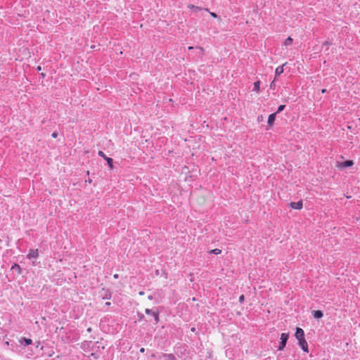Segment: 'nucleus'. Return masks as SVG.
I'll return each mask as SVG.
<instances>
[{
	"label": "nucleus",
	"instance_id": "obj_1",
	"mask_svg": "<svg viewBox=\"0 0 360 360\" xmlns=\"http://www.w3.org/2000/svg\"><path fill=\"white\" fill-rule=\"evenodd\" d=\"M288 338H289V333H281V340H280L279 346H278V349L279 351L283 350V349L285 348V347L286 345V342L288 341Z\"/></svg>",
	"mask_w": 360,
	"mask_h": 360
},
{
	"label": "nucleus",
	"instance_id": "obj_2",
	"mask_svg": "<svg viewBox=\"0 0 360 360\" xmlns=\"http://www.w3.org/2000/svg\"><path fill=\"white\" fill-rule=\"evenodd\" d=\"M354 164L353 160H346L345 162H338L336 164V167L342 169L346 167H349L353 166Z\"/></svg>",
	"mask_w": 360,
	"mask_h": 360
},
{
	"label": "nucleus",
	"instance_id": "obj_3",
	"mask_svg": "<svg viewBox=\"0 0 360 360\" xmlns=\"http://www.w3.org/2000/svg\"><path fill=\"white\" fill-rule=\"evenodd\" d=\"M298 344L304 352L309 353L308 344L305 338L298 340Z\"/></svg>",
	"mask_w": 360,
	"mask_h": 360
},
{
	"label": "nucleus",
	"instance_id": "obj_4",
	"mask_svg": "<svg viewBox=\"0 0 360 360\" xmlns=\"http://www.w3.org/2000/svg\"><path fill=\"white\" fill-rule=\"evenodd\" d=\"M295 336L297 340L305 338L304 330L302 328H298V327L296 328Z\"/></svg>",
	"mask_w": 360,
	"mask_h": 360
},
{
	"label": "nucleus",
	"instance_id": "obj_5",
	"mask_svg": "<svg viewBox=\"0 0 360 360\" xmlns=\"http://www.w3.org/2000/svg\"><path fill=\"white\" fill-rule=\"evenodd\" d=\"M290 206L292 209L295 210H301L303 207V203L302 200H300L298 202H292L290 203Z\"/></svg>",
	"mask_w": 360,
	"mask_h": 360
},
{
	"label": "nucleus",
	"instance_id": "obj_6",
	"mask_svg": "<svg viewBox=\"0 0 360 360\" xmlns=\"http://www.w3.org/2000/svg\"><path fill=\"white\" fill-rule=\"evenodd\" d=\"M145 312L147 314H152L153 316V317L155 318V320L156 323H158L159 321V312L158 311H152L150 309H146L145 310Z\"/></svg>",
	"mask_w": 360,
	"mask_h": 360
},
{
	"label": "nucleus",
	"instance_id": "obj_7",
	"mask_svg": "<svg viewBox=\"0 0 360 360\" xmlns=\"http://www.w3.org/2000/svg\"><path fill=\"white\" fill-rule=\"evenodd\" d=\"M188 8L191 9V10H193L195 12H198V11H202V10H205V11H209V10L207 8H203L200 6H195V5H193V4H188Z\"/></svg>",
	"mask_w": 360,
	"mask_h": 360
},
{
	"label": "nucleus",
	"instance_id": "obj_8",
	"mask_svg": "<svg viewBox=\"0 0 360 360\" xmlns=\"http://www.w3.org/2000/svg\"><path fill=\"white\" fill-rule=\"evenodd\" d=\"M286 65H287V63H285L283 65L278 66L276 68V70H275L276 76H279L280 75H281L283 72V71H284L283 67Z\"/></svg>",
	"mask_w": 360,
	"mask_h": 360
},
{
	"label": "nucleus",
	"instance_id": "obj_9",
	"mask_svg": "<svg viewBox=\"0 0 360 360\" xmlns=\"http://www.w3.org/2000/svg\"><path fill=\"white\" fill-rule=\"evenodd\" d=\"M276 112H274V113L271 114L269 116L267 122L270 126H271L274 124L275 119H276Z\"/></svg>",
	"mask_w": 360,
	"mask_h": 360
},
{
	"label": "nucleus",
	"instance_id": "obj_10",
	"mask_svg": "<svg viewBox=\"0 0 360 360\" xmlns=\"http://www.w3.org/2000/svg\"><path fill=\"white\" fill-rule=\"evenodd\" d=\"M38 257V250H31L29 252V254L27 255V257L28 258H35V257Z\"/></svg>",
	"mask_w": 360,
	"mask_h": 360
},
{
	"label": "nucleus",
	"instance_id": "obj_11",
	"mask_svg": "<svg viewBox=\"0 0 360 360\" xmlns=\"http://www.w3.org/2000/svg\"><path fill=\"white\" fill-rule=\"evenodd\" d=\"M313 316L315 319H321L323 316V313L321 310H316L313 311Z\"/></svg>",
	"mask_w": 360,
	"mask_h": 360
},
{
	"label": "nucleus",
	"instance_id": "obj_12",
	"mask_svg": "<svg viewBox=\"0 0 360 360\" xmlns=\"http://www.w3.org/2000/svg\"><path fill=\"white\" fill-rule=\"evenodd\" d=\"M292 38L290 37H288L283 42V45L285 46H291L292 44Z\"/></svg>",
	"mask_w": 360,
	"mask_h": 360
},
{
	"label": "nucleus",
	"instance_id": "obj_13",
	"mask_svg": "<svg viewBox=\"0 0 360 360\" xmlns=\"http://www.w3.org/2000/svg\"><path fill=\"white\" fill-rule=\"evenodd\" d=\"M22 344L25 342V345H30L32 343V340L31 339L23 338L20 341Z\"/></svg>",
	"mask_w": 360,
	"mask_h": 360
},
{
	"label": "nucleus",
	"instance_id": "obj_14",
	"mask_svg": "<svg viewBox=\"0 0 360 360\" xmlns=\"http://www.w3.org/2000/svg\"><path fill=\"white\" fill-rule=\"evenodd\" d=\"M254 91L259 93L260 91V82L257 81L254 83Z\"/></svg>",
	"mask_w": 360,
	"mask_h": 360
},
{
	"label": "nucleus",
	"instance_id": "obj_15",
	"mask_svg": "<svg viewBox=\"0 0 360 360\" xmlns=\"http://www.w3.org/2000/svg\"><path fill=\"white\" fill-rule=\"evenodd\" d=\"M105 160L107 161V163H108V166H109L110 169H113V160H112V158H108H108L105 159Z\"/></svg>",
	"mask_w": 360,
	"mask_h": 360
},
{
	"label": "nucleus",
	"instance_id": "obj_16",
	"mask_svg": "<svg viewBox=\"0 0 360 360\" xmlns=\"http://www.w3.org/2000/svg\"><path fill=\"white\" fill-rule=\"evenodd\" d=\"M164 357L165 360H177L176 357L172 354H165Z\"/></svg>",
	"mask_w": 360,
	"mask_h": 360
},
{
	"label": "nucleus",
	"instance_id": "obj_17",
	"mask_svg": "<svg viewBox=\"0 0 360 360\" xmlns=\"http://www.w3.org/2000/svg\"><path fill=\"white\" fill-rule=\"evenodd\" d=\"M11 269H16L18 271V274H20L21 272V268L20 266L17 264H14L12 266H11Z\"/></svg>",
	"mask_w": 360,
	"mask_h": 360
},
{
	"label": "nucleus",
	"instance_id": "obj_18",
	"mask_svg": "<svg viewBox=\"0 0 360 360\" xmlns=\"http://www.w3.org/2000/svg\"><path fill=\"white\" fill-rule=\"evenodd\" d=\"M211 252L213 254H215V255H219L221 252V250L218 248H216V249L212 250L211 251Z\"/></svg>",
	"mask_w": 360,
	"mask_h": 360
},
{
	"label": "nucleus",
	"instance_id": "obj_19",
	"mask_svg": "<svg viewBox=\"0 0 360 360\" xmlns=\"http://www.w3.org/2000/svg\"><path fill=\"white\" fill-rule=\"evenodd\" d=\"M98 155L102 157L103 159H106L108 157L105 155V153L101 151V150H99L98 153Z\"/></svg>",
	"mask_w": 360,
	"mask_h": 360
},
{
	"label": "nucleus",
	"instance_id": "obj_20",
	"mask_svg": "<svg viewBox=\"0 0 360 360\" xmlns=\"http://www.w3.org/2000/svg\"><path fill=\"white\" fill-rule=\"evenodd\" d=\"M285 105H279L278 108L276 113H278V112H281L285 108Z\"/></svg>",
	"mask_w": 360,
	"mask_h": 360
},
{
	"label": "nucleus",
	"instance_id": "obj_21",
	"mask_svg": "<svg viewBox=\"0 0 360 360\" xmlns=\"http://www.w3.org/2000/svg\"><path fill=\"white\" fill-rule=\"evenodd\" d=\"M245 300V296L243 295H241L240 297H239V302L240 303L243 302V301Z\"/></svg>",
	"mask_w": 360,
	"mask_h": 360
},
{
	"label": "nucleus",
	"instance_id": "obj_22",
	"mask_svg": "<svg viewBox=\"0 0 360 360\" xmlns=\"http://www.w3.org/2000/svg\"><path fill=\"white\" fill-rule=\"evenodd\" d=\"M210 14L214 18H217L218 17V15L215 13H214V12H210Z\"/></svg>",
	"mask_w": 360,
	"mask_h": 360
},
{
	"label": "nucleus",
	"instance_id": "obj_23",
	"mask_svg": "<svg viewBox=\"0 0 360 360\" xmlns=\"http://www.w3.org/2000/svg\"><path fill=\"white\" fill-rule=\"evenodd\" d=\"M276 87V84H275V82L274 81H273L271 84H270V88L272 89H274Z\"/></svg>",
	"mask_w": 360,
	"mask_h": 360
},
{
	"label": "nucleus",
	"instance_id": "obj_24",
	"mask_svg": "<svg viewBox=\"0 0 360 360\" xmlns=\"http://www.w3.org/2000/svg\"><path fill=\"white\" fill-rule=\"evenodd\" d=\"M113 278H119V275L117 274H115L113 275Z\"/></svg>",
	"mask_w": 360,
	"mask_h": 360
},
{
	"label": "nucleus",
	"instance_id": "obj_25",
	"mask_svg": "<svg viewBox=\"0 0 360 360\" xmlns=\"http://www.w3.org/2000/svg\"><path fill=\"white\" fill-rule=\"evenodd\" d=\"M52 136H53V137H54V138H56V137L57 136V134H56V133H55V132H54V133H53V134H52Z\"/></svg>",
	"mask_w": 360,
	"mask_h": 360
},
{
	"label": "nucleus",
	"instance_id": "obj_26",
	"mask_svg": "<svg viewBox=\"0 0 360 360\" xmlns=\"http://www.w3.org/2000/svg\"><path fill=\"white\" fill-rule=\"evenodd\" d=\"M140 352H141V353H143V352H145V349H144V348H143V347H142V348H141Z\"/></svg>",
	"mask_w": 360,
	"mask_h": 360
},
{
	"label": "nucleus",
	"instance_id": "obj_27",
	"mask_svg": "<svg viewBox=\"0 0 360 360\" xmlns=\"http://www.w3.org/2000/svg\"><path fill=\"white\" fill-rule=\"evenodd\" d=\"M105 304L106 306H110L111 304H110V302H105Z\"/></svg>",
	"mask_w": 360,
	"mask_h": 360
},
{
	"label": "nucleus",
	"instance_id": "obj_28",
	"mask_svg": "<svg viewBox=\"0 0 360 360\" xmlns=\"http://www.w3.org/2000/svg\"><path fill=\"white\" fill-rule=\"evenodd\" d=\"M37 70L38 71H40V70H41V66H38V67L37 68Z\"/></svg>",
	"mask_w": 360,
	"mask_h": 360
},
{
	"label": "nucleus",
	"instance_id": "obj_29",
	"mask_svg": "<svg viewBox=\"0 0 360 360\" xmlns=\"http://www.w3.org/2000/svg\"><path fill=\"white\" fill-rule=\"evenodd\" d=\"M326 91V89H323L321 90V93H323H323H325Z\"/></svg>",
	"mask_w": 360,
	"mask_h": 360
},
{
	"label": "nucleus",
	"instance_id": "obj_30",
	"mask_svg": "<svg viewBox=\"0 0 360 360\" xmlns=\"http://www.w3.org/2000/svg\"><path fill=\"white\" fill-rule=\"evenodd\" d=\"M188 49H189V50H191V49H193V47H192V46H189V47H188Z\"/></svg>",
	"mask_w": 360,
	"mask_h": 360
},
{
	"label": "nucleus",
	"instance_id": "obj_31",
	"mask_svg": "<svg viewBox=\"0 0 360 360\" xmlns=\"http://www.w3.org/2000/svg\"><path fill=\"white\" fill-rule=\"evenodd\" d=\"M139 295H143V292H140Z\"/></svg>",
	"mask_w": 360,
	"mask_h": 360
},
{
	"label": "nucleus",
	"instance_id": "obj_32",
	"mask_svg": "<svg viewBox=\"0 0 360 360\" xmlns=\"http://www.w3.org/2000/svg\"><path fill=\"white\" fill-rule=\"evenodd\" d=\"M41 76L42 77H45V74L44 73H41Z\"/></svg>",
	"mask_w": 360,
	"mask_h": 360
}]
</instances>
